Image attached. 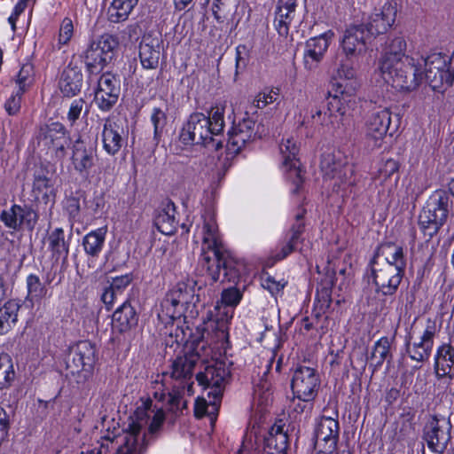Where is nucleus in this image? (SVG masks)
<instances>
[{
    "label": "nucleus",
    "instance_id": "nucleus-1",
    "mask_svg": "<svg viewBox=\"0 0 454 454\" xmlns=\"http://www.w3.org/2000/svg\"><path fill=\"white\" fill-rule=\"evenodd\" d=\"M163 420L161 409L153 407L151 400H142L129 419L116 454H143L147 445L148 433L153 434L158 430Z\"/></svg>",
    "mask_w": 454,
    "mask_h": 454
},
{
    "label": "nucleus",
    "instance_id": "nucleus-2",
    "mask_svg": "<svg viewBox=\"0 0 454 454\" xmlns=\"http://www.w3.org/2000/svg\"><path fill=\"white\" fill-rule=\"evenodd\" d=\"M201 249V261L212 281L220 280L222 271H223L222 281L226 279L235 282L239 278L242 265L231 259H224L221 236L214 217L204 221Z\"/></svg>",
    "mask_w": 454,
    "mask_h": 454
},
{
    "label": "nucleus",
    "instance_id": "nucleus-3",
    "mask_svg": "<svg viewBox=\"0 0 454 454\" xmlns=\"http://www.w3.org/2000/svg\"><path fill=\"white\" fill-rule=\"evenodd\" d=\"M226 101L213 106L208 115L202 113L191 114L180 133V140L184 145H204L213 142V137L220 135L224 128Z\"/></svg>",
    "mask_w": 454,
    "mask_h": 454
},
{
    "label": "nucleus",
    "instance_id": "nucleus-4",
    "mask_svg": "<svg viewBox=\"0 0 454 454\" xmlns=\"http://www.w3.org/2000/svg\"><path fill=\"white\" fill-rule=\"evenodd\" d=\"M373 79L380 85H387L398 92H410L416 90L423 80L418 58L405 59L395 64L385 63L378 66Z\"/></svg>",
    "mask_w": 454,
    "mask_h": 454
},
{
    "label": "nucleus",
    "instance_id": "nucleus-5",
    "mask_svg": "<svg viewBox=\"0 0 454 454\" xmlns=\"http://www.w3.org/2000/svg\"><path fill=\"white\" fill-rule=\"evenodd\" d=\"M200 301V294H196V281L186 279L178 282L164 297L160 303L159 317L166 324L176 321V327L184 321L185 313L191 307Z\"/></svg>",
    "mask_w": 454,
    "mask_h": 454
},
{
    "label": "nucleus",
    "instance_id": "nucleus-6",
    "mask_svg": "<svg viewBox=\"0 0 454 454\" xmlns=\"http://www.w3.org/2000/svg\"><path fill=\"white\" fill-rule=\"evenodd\" d=\"M419 69L434 90L450 87L454 81V67L450 56L442 53H432L427 58H418Z\"/></svg>",
    "mask_w": 454,
    "mask_h": 454
},
{
    "label": "nucleus",
    "instance_id": "nucleus-7",
    "mask_svg": "<svg viewBox=\"0 0 454 454\" xmlns=\"http://www.w3.org/2000/svg\"><path fill=\"white\" fill-rule=\"evenodd\" d=\"M451 201L444 192H435L427 200L419 215V224L425 233L433 237L445 223Z\"/></svg>",
    "mask_w": 454,
    "mask_h": 454
},
{
    "label": "nucleus",
    "instance_id": "nucleus-8",
    "mask_svg": "<svg viewBox=\"0 0 454 454\" xmlns=\"http://www.w3.org/2000/svg\"><path fill=\"white\" fill-rule=\"evenodd\" d=\"M117 40L109 34H104L92 39L82 57L90 74L102 71L112 60Z\"/></svg>",
    "mask_w": 454,
    "mask_h": 454
},
{
    "label": "nucleus",
    "instance_id": "nucleus-9",
    "mask_svg": "<svg viewBox=\"0 0 454 454\" xmlns=\"http://www.w3.org/2000/svg\"><path fill=\"white\" fill-rule=\"evenodd\" d=\"M325 182H329L333 190L339 192L351 184L352 167L340 152L325 153L320 162Z\"/></svg>",
    "mask_w": 454,
    "mask_h": 454
},
{
    "label": "nucleus",
    "instance_id": "nucleus-10",
    "mask_svg": "<svg viewBox=\"0 0 454 454\" xmlns=\"http://www.w3.org/2000/svg\"><path fill=\"white\" fill-rule=\"evenodd\" d=\"M452 426L450 419L442 415L428 418L423 427V440L435 454H443L451 440Z\"/></svg>",
    "mask_w": 454,
    "mask_h": 454
},
{
    "label": "nucleus",
    "instance_id": "nucleus-11",
    "mask_svg": "<svg viewBox=\"0 0 454 454\" xmlns=\"http://www.w3.org/2000/svg\"><path fill=\"white\" fill-rule=\"evenodd\" d=\"M403 273L387 262H380L378 260H372L371 262L370 278L376 286V291L383 295H392L396 292Z\"/></svg>",
    "mask_w": 454,
    "mask_h": 454
},
{
    "label": "nucleus",
    "instance_id": "nucleus-12",
    "mask_svg": "<svg viewBox=\"0 0 454 454\" xmlns=\"http://www.w3.org/2000/svg\"><path fill=\"white\" fill-rule=\"evenodd\" d=\"M440 331L435 320L427 318L423 325V330L419 336L412 342H408L407 353L411 359L417 362H425L429 359L434 343V337Z\"/></svg>",
    "mask_w": 454,
    "mask_h": 454
},
{
    "label": "nucleus",
    "instance_id": "nucleus-13",
    "mask_svg": "<svg viewBox=\"0 0 454 454\" xmlns=\"http://www.w3.org/2000/svg\"><path fill=\"white\" fill-rule=\"evenodd\" d=\"M279 152L282 157V170L286 177L295 185L294 192H297L302 184V170L298 159L299 145L293 137L283 138L279 145Z\"/></svg>",
    "mask_w": 454,
    "mask_h": 454
},
{
    "label": "nucleus",
    "instance_id": "nucleus-14",
    "mask_svg": "<svg viewBox=\"0 0 454 454\" xmlns=\"http://www.w3.org/2000/svg\"><path fill=\"white\" fill-rule=\"evenodd\" d=\"M230 376V371L223 363H215L206 367L203 372L197 374L196 379L200 385L209 389L207 396L214 400H220L223 391Z\"/></svg>",
    "mask_w": 454,
    "mask_h": 454
},
{
    "label": "nucleus",
    "instance_id": "nucleus-15",
    "mask_svg": "<svg viewBox=\"0 0 454 454\" xmlns=\"http://www.w3.org/2000/svg\"><path fill=\"white\" fill-rule=\"evenodd\" d=\"M319 387L316 371L309 366H299L293 374L291 388L294 395L304 401H313Z\"/></svg>",
    "mask_w": 454,
    "mask_h": 454
},
{
    "label": "nucleus",
    "instance_id": "nucleus-16",
    "mask_svg": "<svg viewBox=\"0 0 454 454\" xmlns=\"http://www.w3.org/2000/svg\"><path fill=\"white\" fill-rule=\"evenodd\" d=\"M368 35L364 23L351 24L346 27L340 40V47L347 59L358 58L366 52Z\"/></svg>",
    "mask_w": 454,
    "mask_h": 454
},
{
    "label": "nucleus",
    "instance_id": "nucleus-17",
    "mask_svg": "<svg viewBox=\"0 0 454 454\" xmlns=\"http://www.w3.org/2000/svg\"><path fill=\"white\" fill-rule=\"evenodd\" d=\"M340 427L336 419L323 416L316 427L315 447L323 454L334 451L339 439Z\"/></svg>",
    "mask_w": 454,
    "mask_h": 454
},
{
    "label": "nucleus",
    "instance_id": "nucleus-18",
    "mask_svg": "<svg viewBox=\"0 0 454 454\" xmlns=\"http://www.w3.org/2000/svg\"><path fill=\"white\" fill-rule=\"evenodd\" d=\"M120 95L117 79L112 74H103L94 91V102L99 110L107 112L116 104Z\"/></svg>",
    "mask_w": 454,
    "mask_h": 454
},
{
    "label": "nucleus",
    "instance_id": "nucleus-19",
    "mask_svg": "<svg viewBox=\"0 0 454 454\" xmlns=\"http://www.w3.org/2000/svg\"><path fill=\"white\" fill-rule=\"evenodd\" d=\"M333 37L334 32L327 30L306 41L303 52V61L306 69L312 70L318 66L323 60Z\"/></svg>",
    "mask_w": 454,
    "mask_h": 454
},
{
    "label": "nucleus",
    "instance_id": "nucleus-20",
    "mask_svg": "<svg viewBox=\"0 0 454 454\" xmlns=\"http://www.w3.org/2000/svg\"><path fill=\"white\" fill-rule=\"evenodd\" d=\"M255 136V121L249 117L243 118L229 130L227 149L231 153H239Z\"/></svg>",
    "mask_w": 454,
    "mask_h": 454
},
{
    "label": "nucleus",
    "instance_id": "nucleus-21",
    "mask_svg": "<svg viewBox=\"0 0 454 454\" xmlns=\"http://www.w3.org/2000/svg\"><path fill=\"white\" fill-rule=\"evenodd\" d=\"M126 132L121 123L114 117L104 120L101 140L103 149L109 155L117 154L125 142Z\"/></svg>",
    "mask_w": 454,
    "mask_h": 454
},
{
    "label": "nucleus",
    "instance_id": "nucleus-22",
    "mask_svg": "<svg viewBox=\"0 0 454 454\" xmlns=\"http://www.w3.org/2000/svg\"><path fill=\"white\" fill-rule=\"evenodd\" d=\"M334 94L333 95L332 99L329 102L330 111H332L333 108L336 107V111L340 115H344L346 113V109L343 106V104L349 105L355 103V95L360 87V82L358 79H334Z\"/></svg>",
    "mask_w": 454,
    "mask_h": 454
},
{
    "label": "nucleus",
    "instance_id": "nucleus-23",
    "mask_svg": "<svg viewBox=\"0 0 454 454\" xmlns=\"http://www.w3.org/2000/svg\"><path fill=\"white\" fill-rule=\"evenodd\" d=\"M391 123V113L387 108L372 114L366 123V137L372 146L380 147Z\"/></svg>",
    "mask_w": 454,
    "mask_h": 454
},
{
    "label": "nucleus",
    "instance_id": "nucleus-24",
    "mask_svg": "<svg viewBox=\"0 0 454 454\" xmlns=\"http://www.w3.org/2000/svg\"><path fill=\"white\" fill-rule=\"evenodd\" d=\"M396 10L390 3H385L380 9H376L364 23L369 35L386 33L395 20Z\"/></svg>",
    "mask_w": 454,
    "mask_h": 454
},
{
    "label": "nucleus",
    "instance_id": "nucleus-25",
    "mask_svg": "<svg viewBox=\"0 0 454 454\" xmlns=\"http://www.w3.org/2000/svg\"><path fill=\"white\" fill-rule=\"evenodd\" d=\"M161 51L162 39L160 35H145L139 45V59L143 67L146 69L157 68Z\"/></svg>",
    "mask_w": 454,
    "mask_h": 454
},
{
    "label": "nucleus",
    "instance_id": "nucleus-26",
    "mask_svg": "<svg viewBox=\"0 0 454 454\" xmlns=\"http://www.w3.org/2000/svg\"><path fill=\"white\" fill-rule=\"evenodd\" d=\"M288 447L287 429L282 420L277 421L270 428L269 436L265 439L262 454H286ZM239 454H250L243 446Z\"/></svg>",
    "mask_w": 454,
    "mask_h": 454
},
{
    "label": "nucleus",
    "instance_id": "nucleus-27",
    "mask_svg": "<svg viewBox=\"0 0 454 454\" xmlns=\"http://www.w3.org/2000/svg\"><path fill=\"white\" fill-rule=\"evenodd\" d=\"M96 156V150L84 141L79 138L74 143L71 160L74 168L80 174L88 173L94 166Z\"/></svg>",
    "mask_w": 454,
    "mask_h": 454
},
{
    "label": "nucleus",
    "instance_id": "nucleus-28",
    "mask_svg": "<svg viewBox=\"0 0 454 454\" xmlns=\"http://www.w3.org/2000/svg\"><path fill=\"white\" fill-rule=\"evenodd\" d=\"M296 0H278L274 27L278 35L286 38L289 34V27L295 15Z\"/></svg>",
    "mask_w": 454,
    "mask_h": 454
},
{
    "label": "nucleus",
    "instance_id": "nucleus-29",
    "mask_svg": "<svg viewBox=\"0 0 454 454\" xmlns=\"http://www.w3.org/2000/svg\"><path fill=\"white\" fill-rule=\"evenodd\" d=\"M82 81L81 67L71 60L61 74L59 88L65 96L73 97L81 90Z\"/></svg>",
    "mask_w": 454,
    "mask_h": 454
},
{
    "label": "nucleus",
    "instance_id": "nucleus-30",
    "mask_svg": "<svg viewBox=\"0 0 454 454\" xmlns=\"http://www.w3.org/2000/svg\"><path fill=\"white\" fill-rule=\"evenodd\" d=\"M72 362L77 372H90L96 363V348L90 341L77 343L73 351Z\"/></svg>",
    "mask_w": 454,
    "mask_h": 454
},
{
    "label": "nucleus",
    "instance_id": "nucleus-31",
    "mask_svg": "<svg viewBox=\"0 0 454 454\" xmlns=\"http://www.w3.org/2000/svg\"><path fill=\"white\" fill-rule=\"evenodd\" d=\"M406 42L402 36H395L389 38L386 42L381 57L379 60V66H383L385 63L395 64L401 62L405 59H415L405 54Z\"/></svg>",
    "mask_w": 454,
    "mask_h": 454
},
{
    "label": "nucleus",
    "instance_id": "nucleus-32",
    "mask_svg": "<svg viewBox=\"0 0 454 454\" xmlns=\"http://www.w3.org/2000/svg\"><path fill=\"white\" fill-rule=\"evenodd\" d=\"M47 248L51 254V259L58 262H65L69 254V242L65 238L62 228H55L46 238Z\"/></svg>",
    "mask_w": 454,
    "mask_h": 454
},
{
    "label": "nucleus",
    "instance_id": "nucleus-33",
    "mask_svg": "<svg viewBox=\"0 0 454 454\" xmlns=\"http://www.w3.org/2000/svg\"><path fill=\"white\" fill-rule=\"evenodd\" d=\"M373 260L387 262L404 272L406 259L403 248L401 246L391 242L382 244Z\"/></svg>",
    "mask_w": 454,
    "mask_h": 454
},
{
    "label": "nucleus",
    "instance_id": "nucleus-34",
    "mask_svg": "<svg viewBox=\"0 0 454 454\" xmlns=\"http://www.w3.org/2000/svg\"><path fill=\"white\" fill-rule=\"evenodd\" d=\"M454 365V348L450 344L443 343L437 348L434 356V373L438 379L450 376Z\"/></svg>",
    "mask_w": 454,
    "mask_h": 454
},
{
    "label": "nucleus",
    "instance_id": "nucleus-35",
    "mask_svg": "<svg viewBox=\"0 0 454 454\" xmlns=\"http://www.w3.org/2000/svg\"><path fill=\"white\" fill-rule=\"evenodd\" d=\"M199 355L194 352L185 353L183 356H177L171 366L170 376L178 380L191 379Z\"/></svg>",
    "mask_w": 454,
    "mask_h": 454
},
{
    "label": "nucleus",
    "instance_id": "nucleus-36",
    "mask_svg": "<svg viewBox=\"0 0 454 454\" xmlns=\"http://www.w3.org/2000/svg\"><path fill=\"white\" fill-rule=\"evenodd\" d=\"M176 209L173 203L168 202L159 208L154 216V226L164 235H172L176 230Z\"/></svg>",
    "mask_w": 454,
    "mask_h": 454
},
{
    "label": "nucleus",
    "instance_id": "nucleus-37",
    "mask_svg": "<svg viewBox=\"0 0 454 454\" xmlns=\"http://www.w3.org/2000/svg\"><path fill=\"white\" fill-rule=\"evenodd\" d=\"M33 193L38 201L46 205L54 204L56 198L54 182L44 175L35 176L33 184Z\"/></svg>",
    "mask_w": 454,
    "mask_h": 454
},
{
    "label": "nucleus",
    "instance_id": "nucleus-38",
    "mask_svg": "<svg viewBox=\"0 0 454 454\" xmlns=\"http://www.w3.org/2000/svg\"><path fill=\"white\" fill-rule=\"evenodd\" d=\"M137 323V313L134 308L127 301L123 302L113 314V325L120 332L130 329Z\"/></svg>",
    "mask_w": 454,
    "mask_h": 454
},
{
    "label": "nucleus",
    "instance_id": "nucleus-39",
    "mask_svg": "<svg viewBox=\"0 0 454 454\" xmlns=\"http://www.w3.org/2000/svg\"><path fill=\"white\" fill-rule=\"evenodd\" d=\"M106 227H101L87 233L82 239V247L85 253L92 257L98 256L105 245Z\"/></svg>",
    "mask_w": 454,
    "mask_h": 454
},
{
    "label": "nucleus",
    "instance_id": "nucleus-40",
    "mask_svg": "<svg viewBox=\"0 0 454 454\" xmlns=\"http://www.w3.org/2000/svg\"><path fill=\"white\" fill-rule=\"evenodd\" d=\"M20 309L17 300H10L0 308V335L7 333L16 325Z\"/></svg>",
    "mask_w": 454,
    "mask_h": 454
},
{
    "label": "nucleus",
    "instance_id": "nucleus-41",
    "mask_svg": "<svg viewBox=\"0 0 454 454\" xmlns=\"http://www.w3.org/2000/svg\"><path fill=\"white\" fill-rule=\"evenodd\" d=\"M302 231L303 224L301 223H298L292 227L291 231L286 234L285 241L281 244L279 251L274 254L276 261L285 259L297 248Z\"/></svg>",
    "mask_w": 454,
    "mask_h": 454
},
{
    "label": "nucleus",
    "instance_id": "nucleus-42",
    "mask_svg": "<svg viewBox=\"0 0 454 454\" xmlns=\"http://www.w3.org/2000/svg\"><path fill=\"white\" fill-rule=\"evenodd\" d=\"M138 0H113L107 14L111 22L118 23L128 19Z\"/></svg>",
    "mask_w": 454,
    "mask_h": 454
},
{
    "label": "nucleus",
    "instance_id": "nucleus-43",
    "mask_svg": "<svg viewBox=\"0 0 454 454\" xmlns=\"http://www.w3.org/2000/svg\"><path fill=\"white\" fill-rule=\"evenodd\" d=\"M27 296L26 301L30 303L31 307L39 304L47 294V288L41 282L38 276L30 274L27 277Z\"/></svg>",
    "mask_w": 454,
    "mask_h": 454
},
{
    "label": "nucleus",
    "instance_id": "nucleus-44",
    "mask_svg": "<svg viewBox=\"0 0 454 454\" xmlns=\"http://www.w3.org/2000/svg\"><path fill=\"white\" fill-rule=\"evenodd\" d=\"M399 165L395 160L389 159L384 161L378 170L375 177L376 182L381 185L393 186L399 179L398 176Z\"/></svg>",
    "mask_w": 454,
    "mask_h": 454
},
{
    "label": "nucleus",
    "instance_id": "nucleus-45",
    "mask_svg": "<svg viewBox=\"0 0 454 454\" xmlns=\"http://www.w3.org/2000/svg\"><path fill=\"white\" fill-rule=\"evenodd\" d=\"M74 34V26L72 19L64 18L59 25L56 42L51 44V51L61 50L64 46H67L71 42Z\"/></svg>",
    "mask_w": 454,
    "mask_h": 454
},
{
    "label": "nucleus",
    "instance_id": "nucleus-46",
    "mask_svg": "<svg viewBox=\"0 0 454 454\" xmlns=\"http://www.w3.org/2000/svg\"><path fill=\"white\" fill-rule=\"evenodd\" d=\"M66 132L64 126L59 122H53L42 128L39 135V145L46 148L52 144L59 136Z\"/></svg>",
    "mask_w": 454,
    "mask_h": 454
},
{
    "label": "nucleus",
    "instance_id": "nucleus-47",
    "mask_svg": "<svg viewBox=\"0 0 454 454\" xmlns=\"http://www.w3.org/2000/svg\"><path fill=\"white\" fill-rule=\"evenodd\" d=\"M15 372L11 356L7 354H0V387H9L14 380Z\"/></svg>",
    "mask_w": 454,
    "mask_h": 454
},
{
    "label": "nucleus",
    "instance_id": "nucleus-48",
    "mask_svg": "<svg viewBox=\"0 0 454 454\" xmlns=\"http://www.w3.org/2000/svg\"><path fill=\"white\" fill-rule=\"evenodd\" d=\"M254 402L256 404L259 411H262L272 402V393L270 391V384L263 381L254 387Z\"/></svg>",
    "mask_w": 454,
    "mask_h": 454
},
{
    "label": "nucleus",
    "instance_id": "nucleus-49",
    "mask_svg": "<svg viewBox=\"0 0 454 454\" xmlns=\"http://www.w3.org/2000/svg\"><path fill=\"white\" fill-rule=\"evenodd\" d=\"M220 400H210L209 403L204 398L198 397L195 401L194 414L197 418H202L207 413L210 417L211 423H214L218 411Z\"/></svg>",
    "mask_w": 454,
    "mask_h": 454
},
{
    "label": "nucleus",
    "instance_id": "nucleus-50",
    "mask_svg": "<svg viewBox=\"0 0 454 454\" xmlns=\"http://www.w3.org/2000/svg\"><path fill=\"white\" fill-rule=\"evenodd\" d=\"M25 215L26 212H23V207L14 205L10 209L3 211L0 219L7 227L17 229L23 223Z\"/></svg>",
    "mask_w": 454,
    "mask_h": 454
},
{
    "label": "nucleus",
    "instance_id": "nucleus-51",
    "mask_svg": "<svg viewBox=\"0 0 454 454\" xmlns=\"http://www.w3.org/2000/svg\"><path fill=\"white\" fill-rule=\"evenodd\" d=\"M389 356L390 342L387 338H381L375 343L371 359L376 366H380Z\"/></svg>",
    "mask_w": 454,
    "mask_h": 454
},
{
    "label": "nucleus",
    "instance_id": "nucleus-52",
    "mask_svg": "<svg viewBox=\"0 0 454 454\" xmlns=\"http://www.w3.org/2000/svg\"><path fill=\"white\" fill-rule=\"evenodd\" d=\"M150 119L153 126L154 139L159 140L162 136L167 124L166 113L160 108L154 107L152 110Z\"/></svg>",
    "mask_w": 454,
    "mask_h": 454
},
{
    "label": "nucleus",
    "instance_id": "nucleus-53",
    "mask_svg": "<svg viewBox=\"0 0 454 454\" xmlns=\"http://www.w3.org/2000/svg\"><path fill=\"white\" fill-rule=\"evenodd\" d=\"M34 82V67L27 63L21 67L16 77L19 90L25 92Z\"/></svg>",
    "mask_w": 454,
    "mask_h": 454
},
{
    "label": "nucleus",
    "instance_id": "nucleus-54",
    "mask_svg": "<svg viewBox=\"0 0 454 454\" xmlns=\"http://www.w3.org/2000/svg\"><path fill=\"white\" fill-rule=\"evenodd\" d=\"M279 92L280 89L278 87L259 92L254 99V106L256 108L262 109L268 105L276 102L279 97Z\"/></svg>",
    "mask_w": 454,
    "mask_h": 454
},
{
    "label": "nucleus",
    "instance_id": "nucleus-55",
    "mask_svg": "<svg viewBox=\"0 0 454 454\" xmlns=\"http://www.w3.org/2000/svg\"><path fill=\"white\" fill-rule=\"evenodd\" d=\"M243 293L237 287L223 289L221 294V302L229 307H237L242 300Z\"/></svg>",
    "mask_w": 454,
    "mask_h": 454
},
{
    "label": "nucleus",
    "instance_id": "nucleus-56",
    "mask_svg": "<svg viewBox=\"0 0 454 454\" xmlns=\"http://www.w3.org/2000/svg\"><path fill=\"white\" fill-rule=\"evenodd\" d=\"M67 145L68 137L65 132L63 135L59 136V138L55 139V141L49 146H47L45 149H47L48 153H50L56 159L60 160L63 159L65 156V148Z\"/></svg>",
    "mask_w": 454,
    "mask_h": 454
},
{
    "label": "nucleus",
    "instance_id": "nucleus-57",
    "mask_svg": "<svg viewBox=\"0 0 454 454\" xmlns=\"http://www.w3.org/2000/svg\"><path fill=\"white\" fill-rule=\"evenodd\" d=\"M23 93V91L16 90L4 103V109L9 115H15L19 113Z\"/></svg>",
    "mask_w": 454,
    "mask_h": 454
},
{
    "label": "nucleus",
    "instance_id": "nucleus-58",
    "mask_svg": "<svg viewBox=\"0 0 454 454\" xmlns=\"http://www.w3.org/2000/svg\"><path fill=\"white\" fill-rule=\"evenodd\" d=\"M333 79L353 80L358 78L356 71L352 65L341 62L334 72Z\"/></svg>",
    "mask_w": 454,
    "mask_h": 454
},
{
    "label": "nucleus",
    "instance_id": "nucleus-59",
    "mask_svg": "<svg viewBox=\"0 0 454 454\" xmlns=\"http://www.w3.org/2000/svg\"><path fill=\"white\" fill-rule=\"evenodd\" d=\"M310 402L311 401H304L303 399L294 395L289 405L290 415H294L296 419L298 415H301L303 412H308L311 408Z\"/></svg>",
    "mask_w": 454,
    "mask_h": 454
},
{
    "label": "nucleus",
    "instance_id": "nucleus-60",
    "mask_svg": "<svg viewBox=\"0 0 454 454\" xmlns=\"http://www.w3.org/2000/svg\"><path fill=\"white\" fill-rule=\"evenodd\" d=\"M262 286L268 290L272 295L281 292L286 286L284 281H276L273 277L266 274L261 278Z\"/></svg>",
    "mask_w": 454,
    "mask_h": 454
},
{
    "label": "nucleus",
    "instance_id": "nucleus-61",
    "mask_svg": "<svg viewBox=\"0 0 454 454\" xmlns=\"http://www.w3.org/2000/svg\"><path fill=\"white\" fill-rule=\"evenodd\" d=\"M411 181L414 184L413 191L416 193H420L429 186V178L426 170H420L416 173L412 177Z\"/></svg>",
    "mask_w": 454,
    "mask_h": 454
},
{
    "label": "nucleus",
    "instance_id": "nucleus-62",
    "mask_svg": "<svg viewBox=\"0 0 454 454\" xmlns=\"http://www.w3.org/2000/svg\"><path fill=\"white\" fill-rule=\"evenodd\" d=\"M84 101L82 98H76L72 101L67 113V119L71 123H74L80 117Z\"/></svg>",
    "mask_w": 454,
    "mask_h": 454
},
{
    "label": "nucleus",
    "instance_id": "nucleus-63",
    "mask_svg": "<svg viewBox=\"0 0 454 454\" xmlns=\"http://www.w3.org/2000/svg\"><path fill=\"white\" fill-rule=\"evenodd\" d=\"M120 294L113 289L110 286L104 290L101 300L107 307V309H111Z\"/></svg>",
    "mask_w": 454,
    "mask_h": 454
},
{
    "label": "nucleus",
    "instance_id": "nucleus-64",
    "mask_svg": "<svg viewBox=\"0 0 454 454\" xmlns=\"http://www.w3.org/2000/svg\"><path fill=\"white\" fill-rule=\"evenodd\" d=\"M28 0H19V2L15 4L12 13L9 17L8 20L12 25V28L15 27V23L19 18V16L24 12L27 8Z\"/></svg>",
    "mask_w": 454,
    "mask_h": 454
}]
</instances>
